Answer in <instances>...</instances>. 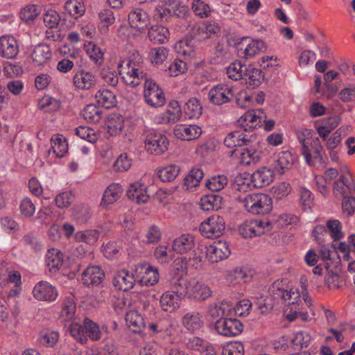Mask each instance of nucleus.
Returning <instances> with one entry per match:
<instances>
[{
    "instance_id": "obj_49",
    "label": "nucleus",
    "mask_w": 355,
    "mask_h": 355,
    "mask_svg": "<svg viewBox=\"0 0 355 355\" xmlns=\"http://www.w3.org/2000/svg\"><path fill=\"white\" fill-rule=\"evenodd\" d=\"M166 4L171 12V16L183 18L189 12L188 7L180 0H168Z\"/></svg>"
},
{
    "instance_id": "obj_23",
    "label": "nucleus",
    "mask_w": 355,
    "mask_h": 355,
    "mask_svg": "<svg viewBox=\"0 0 355 355\" xmlns=\"http://www.w3.org/2000/svg\"><path fill=\"white\" fill-rule=\"evenodd\" d=\"M127 196L129 199L138 204L146 203L149 199L147 187L140 182H135L130 186Z\"/></svg>"
},
{
    "instance_id": "obj_32",
    "label": "nucleus",
    "mask_w": 355,
    "mask_h": 355,
    "mask_svg": "<svg viewBox=\"0 0 355 355\" xmlns=\"http://www.w3.org/2000/svg\"><path fill=\"white\" fill-rule=\"evenodd\" d=\"M184 327L189 331L197 332L203 326L202 315L198 312H189L182 318Z\"/></svg>"
},
{
    "instance_id": "obj_44",
    "label": "nucleus",
    "mask_w": 355,
    "mask_h": 355,
    "mask_svg": "<svg viewBox=\"0 0 355 355\" xmlns=\"http://www.w3.org/2000/svg\"><path fill=\"white\" fill-rule=\"evenodd\" d=\"M168 28L159 25L152 26L148 31L149 39L154 43H164L168 39Z\"/></svg>"
},
{
    "instance_id": "obj_6",
    "label": "nucleus",
    "mask_w": 355,
    "mask_h": 355,
    "mask_svg": "<svg viewBox=\"0 0 355 355\" xmlns=\"http://www.w3.org/2000/svg\"><path fill=\"white\" fill-rule=\"evenodd\" d=\"M272 229L271 223L266 219L245 220L239 227V232L243 238L259 236Z\"/></svg>"
},
{
    "instance_id": "obj_53",
    "label": "nucleus",
    "mask_w": 355,
    "mask_h": 355,
    "mask_svg": "<svg viewBox=\"0 0 355 355\" xmlns=\"http://www.w3.org/2000/svg\"><path fill=\"white\" fill-rule=\"evenodd\" d=\"M51 148L57 157H62L67 152L68 144L61 135L53 136L51 139Z\"/></svg>"
},
{
    "instance_id": "obj_43",
    "label": "nucleus",
    "mask_w": 355,
    "mask_h": 355,
    "mask_svg": "<svg viewBox=\"0 0 355 355\" xmlns=\"http://www.w3.org/2000/svg\"><path fill=\"white\" fill-rule=\"evenodd\" d=\"M84 329H85L87 338H89L92 340H98L101 338L103 327H101L89 318L84 319Z\"/></svg>"
},
{
    "instance_id": "obj_21",
    "label": "nucleus",
    "mask_w": 355,
    "mask_h": 355,
    "mask_svg": "<svg viewBox=\"0 0 355 355\" xmlns=\"http://www.w3.org/2000/svg\"><path fill=\"white\" fill-rule=\"evenodd\" d=\"M202 132V128L196 125L178 124L174 128L175 136L184 141L196 139Z\"/></svg>"
},
{
    "instance_id": "obj_12",
    "label": "nucleus",
    "mask_w": 355,
    "mask_h": 355,
    "mask_svg": "<svg viewBox=\"0 0 355 355\" xmlns=\"http://www.w3.org/2000/svg\"><path fill=\"white\" fill-rule=\"evenodd\" d=\"M233 89V86L227 83H220L214 85L209 92V101L217 105L229 103L234 97Z\"/></svg>"
},
{
    "instance_id": "obj_13",
    "label": "nucleus",
    "mask_w": 355,
    "mask_h": 355,
    "mask_svg": "<svg viewBox=\"0 0 355 355\" xmlns=\"http://www.w3.org/2000/svg\"><path fill=\"white\" fill-rule=\"evenodd\" d=\"M137 282L141 286H153L159 281V272L156 268L148 263L137 264L135 266Z\"/></svg>"
},
{
    "instance_id": "obj_3",
    "label": "nucleus",
    "mask_w": 355,
    "mask_h": 355,
    "mask_svg": "<svg viewBox=\"0 0 355 355\" xmlns=\"http://www.w3.org/2000/svg\"><path fill=\"white\" fill-rule=\"evenodd\" d=\"M261 110H250L243 114L237 121V126L241 130H236L229 133L224 139V144L230 148L248 146L251 142L252 136L244 133L255 128L261 123Z\"/></svg>"
},
{
    "instance_id": "obj_34",
    "label": "nucleus",
    "mask_w": 355,
    "mask_h": 355,
    "mask_svg": "<svg viewBox=\"0 0 355 355\" xmlns=\"http://www.w3.org/2000/svg\"><path fill=\"white\" fill-rule=\"evenodd\" d=\"M256 188L250 173H243L235 177L233 189L239 192L245 193Z\"/></svg>"
},
{
    "instance_id": "obj_5",
    "label": "nucleus",
    "mask_w": 355,
    "mask_h": 355,
    "mask_svg": "<svg viewBox=\"0 0 355 355\" xmlns=\"http://www.w3.org/2000/svg\"><path fill=\"white\" fill-rule=\"evenodd\" d=\"M238 200L247 211L252 214H267L272 209V199L269 196L261 193L239 196Z\"/></svg>"
},
{
    "instance_id": "obj_64",
    "label": "nucleus",
    "mask_w": 355,
    "mask_h": 355,
    "mask_svg": "<svg viewBox=\"0 0 355 355\" xmlns=\"http://www.w3.org/2000/svg\"><path fill=\"white\" fill-rule=\"evenodd\" d=\"M327 227L329 232L330 236L334 240H340L344 237V233L342 230V225L339 220L336 219L327 220Z\"/></svg>"
},
{
    "instance_id": "obj_52",
    "label": "nucleus",
    "mask_w": 355,
    "mask_h": 355,
    "mask_svg": "<svg viewBox=\"0 0 355 355\" xmlns=\"http://www.w3.org/2000/svg\"><path fill=\"white\" fill-rule=\"evenodd\" d=\"M174 49L178 54L183 55L185 58H192L195 55L194 46L191 41L187 39L178 42L175 44Z\"/></svg>"
},
{
    "instance_id": "obj_29",
    "label": "nucleus",
    "mask_w": 355,
    "mask_h": 355,
    "mask_svg": "<svg viewBox=\"0 0 355 355\" xmlns=\"http://www.w3.org/2000/svg\"><path fill=\"white\" fill-rule=\"evenodd\" d=\"M63 264V254L58 249L52 248L46 254V265L51 272H56Z\"/></svg>"
},
{
    "instance_id": "obj_61",
    "label": "nucleus",
    "mask_w": 355,
    "mask_h": 355,
    "mask_svg": "<svg viewBox=\"0 0 355 355\" xmlns=\"http://www.w3.org/2000/svg\"><path fill=\"white\" fill-rule=\"evenodd\" d=\"M244 345L240 341L227 343L223 347V355H244Z\"/></svg>"
},
{
    "instance_id": "obj_58",
    "label": "nucleus",
    "mask_w": 355,
    "mask_h": 355,
    "mask_svg": "<svg viewBox=\"0 0 355 355\" xmlns=\"http://www.w3.org/2000/svg\"><path fill=\"white\" fill-rule=\"evenodd\" d=\"M192 251L193 253L189 257L191 265L196 269H202L204 266L203 254H205V245H199Z\"/></svg>"
},
{
    "instance_id": "obj_57",
    "label": "nucleus",
    "mask_w": 355,
    "mask_h": 355,
    "mask_svg": "<svg viewBox=\"0 0 355 355\" xmlns=\"http://www.w3.org/2000/svg\"><path fill=\"white\" fill-rule=\"evenodd\" d=\"M70 335L78 343L85 344L87 341L84 324L81 325L78 322L73 321L69 327Z\"/></svg>"
},
{
    "instance_id": "obj_20",
    "label": "nucleus",
    "mask_w": 355,
    "mask_h": 355,
    "mask_svg": "<svg viewBox=\"0 0 355 355\" xmlns=\"http://www.w3.org/2000/svg\"><path fill=\"white\" fill-rule=\"evenodd\" d=\"M130 26L138 31H144L150 24V18L148 13L141 8H135L128 15Z\"/></svg>"
},
{
    "instance_id": "obj_56",
    "label": "nucleus",
    "mask_w": 355,
    "mask_h": 355,
    "mask_svg": "<svg viewBox=\"0 0 355 355\" xmlns=\"http://www.w3.org/2000/svg\"><path fill=\"white\" fill-rule=\"evenodd\" d=\"M90 216V209L87 206L78 205L73 209L72 217L78 224H85L89 220Z\"/></svg>"
},
{
    "instance_id": "obj_39",
    "label": "nucleus",
    "mask_w": 355,
    "mask_h": 355,
    "mask_svg": "<svg viewBox=\"0 0 355 355\" xmlns=\"http://www.w3.org/2000/svg\"><path fill=\"white\" fill-rule=\"evenodd\" d=\"M203 176L204 173L200 168H192L184 180V185L187 190L191 191L198 187Z\"/></svg>"
},
{
    "instance_id": "obj_11",
    "label": "nucleus",
    "mask_w": 355,
    "mask_h": 355,
    "mask_svg": "<svg viewBox=\"0 0 355 355\" xmlns=\"http://www.w3.org/2000/svg\"><path fill=\"white\" fill-rule=\"evenodd\" d=\"M145 148L151 154L160 155L164 153L168 146V140L162 133L150 130L145 139Z\"/></svg>"
},
{
    "instance_id": "obj_54",
    "label": "nucleus",
    "mask_w": 355,
    "mask_h": 355,
    "mask_svg": "<svg viewBox=\"0 0 355 355\" xmlns=\"http://www.w3.org/2000/svg\"><path fill=\"white\" fill-rule=\"evenodd\" d=\"M349 127L341 126L328 139L327 147L329 150H334L340 143L343 138L349 132Z\"/></svg>"
},
{
    "instance_id": "obj_38",
    "label": "nucleus",
    "mask_w": 355,
    "mask_h": 355,
    "mask_svg": "<svg viewBox=\"0 0 355 355\" xmlns=\"http://www.w3.org/2000/svg\"><path fill=\"white\" fill-rule=\"evenodd\" d=\"M209 315L214 319L230 317L232 313V306L227 302L211 305L209 307Z\"/></svg>"
},
{
    "instance_id": "obj_62",
    "label": "nucleus",
    "mask_w": 355,
    "mask_h": 355,
    "mask_svg": "<svg viewBox=\"0 0 355 355\" xmlns=\"http://www.w3.org/2000/svg\"><path fill=\"white\" fill-rule=\"evenodd\" d=\"M168 55V50L164 46L152 49L149 54L152 63L157 65L162 64L166 60Z\"/></svg>"
},
{
    "instance_id": "obj_50",
    "label": "nucleus",
    "mask_w": 355,
    "mask_h": 355,
    "mask_svg": "<svg viewBox=\"0 0 355 355\" xmlns=\"http://www.w3.org/2000/svg\"><path fill=\"white\" fill-rule=\"evenodd\" d=\"M60 335L58 331L44 330L40 333L38 342L43 346L53 347L59 339Z\"/></svg>"
},
{
    "instance_id": "obj_47",
    "label": "nucleus",
    "mask_w": 355,
    "mask_h": 355,
    "mask_svg": "<svg viewBox=\"0 0 355 355\" xmlns=\"http://www.w3.org/2000/svg\"><path fill=\"white\" fill-rule=\"evenodd\" d=\"M99 233L96 230H86L75 233L74 239L77 242H84L89 245H94L98 241Z\"/></svg>"
},
{
    "instance_id": "obj_30",
    "label": "nucleus",
    "mask_w": 355,
    "mask_h": 355,
    "mask_svg": "<svg viewBox=\"0 0 355 355\" xmlns=\"http://www.w3.org/2000/svg\"><path fill=\"white\" fill-rule=\"evenodd\" d=\"M251 176L256 188H261L272 181L273 171L267 167H261L252 173Z\"/></svg>"
},
{
    "instance_id": "obj_22",
    "label": "nucleus",
    "mask_w": 355,
    "mask_h": 355,
    "mask_svg": "<svg viewBox=\"0 0 355 355\" xmlns=\"http://www.w3.org/2000/svg\"><path fill=\"white\" fill-rule=\"evenodd\" d=\"M166 291L160 297L159 305L164 311L172 313L180 306V300L183 297L179 296L175 291Z\"/></svg>"
},
{
    "instance_id": "obj_37",
    "label": "nucleus",
    "mask_w": 355,
    "mask_h": 355,
    "mask_svg": "<svg viewBox=\"0 0 355 355\" xmlns=\"http://www.w3.org/2000/svg\"><path fill=\"white\" fill-rule=\"evenodd\" d=\"M184 112L190 119H198L202 112V107L198 99L191 98L184 104Z\"/></svg>"
},
{
    "instance_id": "obj_36",
    "label": "nucleus",
    "mask_w": 355,
    "mask_h": 355,
    "mask_svg": "<svg viewBox=\"0 0 355 355\" xmlns=\"http://www.w3.org/2000/svg\"><path fill=\"white\" fill-rule=\"evenodd\" d=\"M222 201L219 195H207L200 198L199 205L204 211L218 210L222 207Z\"/></svg>"
},
{
    "instance_id": "obj_31",
    "label": "nucleus",
    "mask_w": 355,
    "mask_h": 355,
    "mask_svg": "<svg viewBox=\"0 0 355 355\" xmlns=\"http://www.w3.org/2000/svg\"><path fill=\"white\" fill-rule=\"evenodd\" d=\"M295 160V157L291 152L282 151L278 155L275 169L279 174H284L292 168Z\"/></svg>"
},
{
    "instance_id": "obj_63",
    "label": "nucleus",
    "mask_w": 355,
    "mask_h": 355,
    "mask_svg": "<svg viewBox=\"0 0 355 355\" xmlns=\"http://www.w3.org/2000/svg\"><path fill=\"white\" fill-rule=\"evenodd\" d=\"M191 8L195 15L200 18L208 17L211 14L209 5L202 0H193Z\"/></svg>"
},
{
    "instance_id": "obj_45",
    "label": "nucleus",
    "mask_w": 355,
    "mask_h": 355,
    "mask_svg": "<svg viewBox=\"0 0 355 355\" xmlns=\"http://www.w3.org/2000/svg\"><path fill=\"white\" fill-rule=\"evenodd\" d=\"M315 142H316V144H315L316 147L315 149L314 154L313 155L310 153V150L308 148L307 144L305 141V140L304 139L301 140L302 153L305 159L306 162L309 165L313 164V159H318L321 158L320 153L322 150V146L319 143L318 139H316Z\"/></svg>"
},
{
    "instance_id": "obj_17",
    "label": "nucleus",
    "mask_w": 355,
    "mask_h": 355,
    "mask_svg": "<svg viewBox=\"0 0 355 355\" xmlns=\"http://www.w3.org/2000/svg\"><path fill=\"white\" fill-rule=\"evenodd\" d=\"M137 282L135 268L132 271L121 270L118 271L114 276L112 283L118 290L127 291L133 288Z\"/></svg>"
},
{
    "instance_id": "obj_48",
    "label": "nucleus",
    "mask_w": 355,
    "mask_h": 355,
    "mask_svg": "<svg viewBox=\"0 0 355 355\" xmlns=\"http://www.w3.org/2000/svg\"><path fill=\"white\" fill-rule=\"evenodd\" d=\"M180 171V166L170 164L159 169L157 175L163 182H171L176 178Z\"/></svg>"
},
{
    "instance_id": "obj_51",
    "label": "nucleus",
    "mask_w": 355,
    "mask_h": 355,
    "mask_svg": "<svg viewBox=\"0 0 355 355\" xmlns=\"http://www.w3.org/2000/svg\"><path fill=\"white\" fill-rule=\"evenodd\" d=\"M107 132L110 135L120 134L123 128V119L119 115H111L106 123Z\"/></svg>"
},
{
    "instance_id": "obj_19",
    "label": "nucleus",
    "mask_w": 355,
    "mask_h": 355,
    "mask_svg": "<svg viewBox=\"0 0 355 355\" xmlns=\"http://www.w3.org/2000/svg\"><path fill=\"white\" fill-rule=\"evenodd\" d=\"M195 245L194 236L191 234H183L173 240L172 248L178 254H184L194 250Z\"/></svg>"
},
{
    "instance_id": "obj_27",
    "label": "nucleus",
    "mask_w": 355,
    "mask_h": 355,
    "mask_svg": "<svg viewBox=\"0 0 355 355\" xmlns=\"http://www.w3.org/2000/svg\"><path fill=\"white\" fill-rule=\"evenodd\" d=\"M264 78L262 71L250 64L245 66L243 80L246 84L252 87H259Z\"/></svg>"
},
{
    "instance_id": "obj_10",
    "label": "nucleus",
    "mask_w": 355,
    "mask_h": 355,
    "mask_svg": "<svg viewBox=\"0 0 355 355\" xmlns=\"http://www.w3.org/2000/svg\"><path fill=\"white\" fill-rule=\"evenodd\" d=\"M266 46L261 40H254L251 37H243L236 45L238 55L243 58L248 59L264 51Z\"/></svg>"
},
{
    "instance_id": "obj_1",
    "label": "nucleus",
    "mask_w": 355,
    "mask_h": 355,
    "mask_svg": "<svg viewBox=\"0 0 355 355\" xmlns=\"http://www.w3.org/2000/svg\"><path fill=\"white\" fill-rule=\"evenodd\" d=\"M182 261L176 259L173 263V272L169 280L171 289L179 296L195 301H204L211 297L212 291L210 287L198 277H186L187 268Z\"/></svg>"
},
{
    "instance_id": "obj_40",
    "label": "nucleus",
    "mask_w": 355,
    "mask_h": 355,
    "mask_svg": "<svg viewBox=\"0 0 355 355\" xmlns=\"http://www.w3.org/2000/svg\"><path fill=\"white\" fill-rule=\"evenodd\" d=\"M121 193L122 188L119 184H111L105 191L101 203L106 205L114 203L119 198Z\"/></svg>"
},
{
    "instance_id": "obj_41",
    "label": "nucleus",
    "mask_w": 355,
    "mask_h": 355,
    "mask_svg": "<svg viewBox=\"0 0 355 355\" xmlns=\"http://www.w3.org/2000/svg\"><path fill=\"white\" fill-rule=\"evenodd\" d=\"M64 10L75 19L82 17L85 12L83 0H67L64 3Z\"/></svg>"
},
{
    "instance_id": "obj_42",
    "label": "nucleus",
    "mask_w": 355,
    "mask_h": 355,
    "mask_svg": "<svg viewBox=\"0 0 355 355\" xmlns=\"http://www.w3.org/2000/svg\"><path fill=\"white\" fill-rule=\"evenodd\" d=\"M95 97L98 104L107 109L114 107L116 104V96L109 89H100L98 90Z\"/></svg>"
},
{
    "instance_id": "obj_18",
    "label": "nucleus",
    "mask_w": 355,
    "mask_h": 355,
    "mask_svg": "<svg viewBox=\"0 0 355 355\" xmlns=\"http://www.w3.org/2000/svg\"><path fill=\"white\" fill-rule=\"evenodd\" d=\"M19 53L17 40L12 35H3L0 37V56L7 59L16 58Z\"/></svg>"
},
{
    "instance_id": "obj_2",
    "label": "nucleus",
    "mask_w": 355,
    "mask_h": 355,
    "mask_svg": "<svg viewBox=\"0 0 355 355\" xmlns=\"http://www.w3.org/2000/svg\"><path fill=\"white\" fill-rule=\"evenodd\" d=\"M270 297L263 298L261 297L258 300L259 309L266 308V311L272 309L274 304L271 302V299L284 302L288 306H295L294 309L291 307V311L288 308L284 311L286 317L290 321L294 320L297 315L298 309L297 306L303 300V295L300 291L299 286H293L290 288H285L282 281L274 282L269 288Z\"/></svg>"
},
{
    "instance_id": "obj_55",
    "label": "nucleus",
    "mask_w": 355,
    "mask_h": 355,
    "mask_svg": "<svg viewBox=\"0 0 355 355\" xmlns=\"http://www.w3.org/2000/svg\"><path fill=\"white\" fill-rule=\"evenodd\" d=\"M84 119L89 123H97L102 117L101 110L94 104L87 105L83 111Z\"/></svg>"
},
{
    "instance_id": "obj_60",
    "label": "nucleus",
    "mask_w": 355,
    "mask_h": 355,
    "mask_svg": "<svg viewBox=\"0 0 355 355\" xmlns=\"http://www.w3.org/2000/svg\"><path fill=\"white\" fill-rule=\"evenodd\" d=\"M220 31V27L216 22L207 21L198 28L200 39H205L217 34Z\"/></svg>"
},
{
    "instance_id": "obj_25",
    "label": "nucleus",
    "mask_w": 355,
    "mask_h": 355,
    "mask_svg": "<svg viewBox=\"0 0 355 355\" xmlns=\"http://www.w3.org/2000/svg\"><path fill=\"white\" fill-rule=\"evenodd\" d=\"M125 321L129 329L134 333H140L146 327L143 315L137 310L128 311L125 315Z\"/></svg>"
},
{
    "instance_id": "obj_46",
    "label": "nucleus",
    "mask_w": 355,
    "mask_h": 355,
    "mask_svg": "<svg viewBox=\"0 0 355 355\" xmlns=\"http://www.w3.org/2000/svg\"><path fill=\"white\" fill-rule=\"evenodd\" d=\"M239 153L240 155V162L244 165L255 164L260 159V153L252 148H242Z\"/></svg>"
},
{
    "instance_id": "obj_14",
    "label": "nucleus",
    "mask_w": 355,
    "mask_h": 355,
    "mask_svg": "<svg viewBox=\"0 0 355 355\" xmlns=\"http://www.w3.org/2000/svg\"><path fill=\"white\" fill-rule=\"evenodd\" d=\"M205 258L211 263H216L227 259L231 253L227 243L222 241L209 245H205Z\"/></svg>"
},
{
    "instance_id": "obj_26",
    "label": "nucleus",
    "mask_w": 355,
    "mask_h": 355,
    "mask_svg": "<svg viewBox=\"0 0 355 355\" xmlns=\"http://www.w3.org/2000/svg\"><path fill=\"white\" fill-rule=\"evenodd\" d=\"M99 24L98 26L100 33L103 35H107L110 27L115 22V16L113 11L110 8H103L98 13Z\"/></svg>"
},
{
    "instance_id": "obj_15",
    "label": "nucleus",
    "mask_w": 355,
    "mask_h": 355,
    "mask_svg": "<svg viewBox=\"0 0 355 355\" xmlns=\"http://www.w3.org/2000/svg\"><path fill=\"white\" fill-rule=\"evenodd\" d=\"M217 332L224 336H235L243 331V324L236 319L230 317L217 319L215 324Z\"/></svg>"
},
{
    "instance_id": "obj_35",
    "label": "nucleus",
    "mask_w": 355,
    "mask_h": 355,
    "mask_svg": "<svg viewBox=\"0 0 355 355\" xmlns=\"http://www.w3.org/2000/svg\"><path fill=\"white\" fill-rule=\"evenodd\" d=\"M186 345L188 348L199 352L200 355L209 354V349L215 350L214 347L210 345L207 340L197 336L189 338Z\"/></svg>"
},
{
    "instance_id": "obj_4",
    "label": "nucleus",
    "mask_w": 355,
    "mask_h": 355,
    "mask_svg": "<svg viewBox=\"0 0 355 355\" xmlns=\"http://www.w3.org/2000/svg\"><path fill=\"white\" fill-rule=\"evenodd\" d=\"M143 58L139 54L120 60L117 64L123 82L128 86L136 87L142 80L149 78L142 68Z\"/></svg>"
},
{
    "instance_id": "obj_33",
    "label": "nucleus",
    "mask_w": 355,
    "mask_h": 355,
    "mask_svg": "<svg viewBox=\"0 0 355 355\" xmlns=\"http://www.w3.org/2000/svg\"><path fill=\"white\" fill-rule=\"evenodd\" d=\"M76 306L72 295L66 297L63 300L60 312V318L63 322L71 321L75 318Z\"/></svg>"
},
{
    "instance_id": "obj_24",
    "label": "nucleus",
    "mask_w": 355,
    "mask_h": 355,
    "mask_svg": "<svg viewBox=\"0 0 355 355\" xmlns=\"http://www.w3.org/2000/svg\"><path fill=\"white\" fill-rule=\"evenodd\" d=\"M105 274L102 269L98 266H88L83 272L82 281L86 286H97L104 279Z\"/></svg>"
},
{
    "instance_id": "obj_16",
    "label": "nucleus",
    "mask_w": 355,
    "mask_h": 355,
    "mask_svg": "<svg viewBox=\"0 0 355 355\" xmlns=\"http://www.w3.org/2000/svg\"><path fill=\"white\" fill-rule=\"evenodd\" d=\"M32 293L35 300L49 303L54 302L58 296L57 288L46 281L37 282L33 287Z\"/></svg>"
},
{
    "instance_id": "obj_28",
    "label": "nucleus",
    "mask_w": 355,
    "mask_h": 355,
    "mask_svg": "<svg viewBox=\"0 0 355 355\" xmlns=\"http://www.w3.org/2000/svg\"><path fill=\"white\" fill-rule=\"evenodd\" d=\"M51 48L45 44H40L35 46L31 54L33 62L38 66L46 64L51 60Z\"/></svg>"
},
{
    "instance_id": "obj_7",
    "label": "nucleus",
    "mask_w": 355,
    "mask_h": 355,
    "mask_svg": "<svg viewBox=\"0 0 355 355\" xmlns=\"http://www.w3.org/2000/svg\"><path fill=\"white\" fill-rule=\"evenodd\" d=\"M144 98L145 102L152 107H162L166 103L163 90L150 78H146L144 82Z\"/></svg>"
},
{
    "instance_id": "obj_8",
    "label": "nucleus",
    "mask_w": 355,
    "mask_h": 355,
    "mask_svg": "<svg viewBox=\"0 0 355 355\" xmlns=\"http://www.w3.org/2000/svg\"><path fill=\"white\" fill-rule=\"evenodd\" d=\"M225 229V220L218 215H213L209 217L200 225V231L202 235L207 239L220 237L223 234Z\"/></svg>"
},
{
    "instance_id": "obj_9",
    "label": "nucleus",
    "mask_w": 355,
    "mask_h": 355,
    "mask_svg": "<svg viewBox=\"0 0 355 355\" xmlns=\"http://www.w3.org/2000/svg\"><path fill=\"white\" fill-rule=\"evenodd\" d=\"M97 76L91 71L84 69L73 71L72 85L78 91H89L96 87Z\"/></svg>"
},
{
    "instance_id": "obj_59",
    "label": "nucleus",
    "mask_w": 355,
    "mask_h": 355,
    "mask_svg": "<svg viewBox=\"0 0 355 355\" xmlns=\"http://www.w3.org/2000/svg\"><path fill=\"white\" fill-rule=\"evenodd\" d=\"M85 49L91 60L96 64H101L103 60V52L99 46L89 42L85 45Z\"/></svg>"
}]
</instances>
